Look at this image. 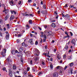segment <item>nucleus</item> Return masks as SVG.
<instances>
[{
	"mask_svg": "<svg viewBox=\"0 0 77 77\" xmlns=\"http://www.w3.org/2000/svg\"><path fill=\"white\" fill-rule=\"evenodd\" d=\"M6 49H4L3 51H2L1 54L3 57H5L6 54Z\"/></svg>",
	"mask_w": 77,
	"mask_h": 77,
	"instance_id": "1",
	"label": "nucleus"
},
{
	"mask_svg": "<svg viewBox=\"0 0 77 77\" xmlns=\"http://www.w3.org/2000/svg\"><path fill=\"white\" fill-rule=\"evenodd\" d=\"M60 53L59 52H57L56 55L57 56V58L59 60L61 59V57L60 56Z\"/></svg>",
	"mask_w": 77,
	"mask_h": 77,
	"instance_id": "2",
	"label": "nucleus"
},
{
	"mask_svg": "<svg viewBox=\"0 0 77 77\" xmlns=\"http://www.w3.org/2000/svg\"><path fill=\"white\" fill-rule=\"evenodd\" d=\"M6 39H9V33L8 32H6Z\"/></svg>",
	"mask_w": 77,
	"mask_h": 77,
	"instance_id": "3",
	"label": "nucleus"
},
{
	"mask_svg": "<svg viewBox=\"0 0 77 77\" xmlns=\"http://www.w3.org/2000/svg\"><path fill=\"white\" fill-rule=\"evenodd\" d=\"M8 72L9 73V75L11 77H12V72L11 71V70H9Z\"/></svg>",
	"mask_w": 77,
	"mask_h": 77,
	"instance_id": "4",
	"label": "nucleus"
},
{
	"mask_svg": "<svg viewBox=\"0 0 77 77\" xmlns=\"http://www.w3.org/2000/svg\"><path fill=\"white\" fill-rule=\"evenodd\" d=\"M76 42V41H75L74 39H73L71 42V43H72V44H74V45H75Z\"/></svg>",
	"mask_w": 77,
	"mask_h": 77,
	"instance_id": "5",
	"label": "nucleus"
},
{
	"mask_svg": "<svg viewBox=\"0 0 77 77\" xmlns=\"http://www.w3.org/2000/svg\"><path fill=\"white\" fill-rule=\"evenodd\" d=\"M29 42L31 45H32L33 44H34V43H33V40L32 39H30L29 41Z\"/></svg>",
	"mask_w": 77,
	"mask_h": 77,
	"instance_id": "6",
	"label": "nucleus"
},
{
	"mask_svg": "<svg viewBox=\"0 0 77 77\" xmlns=\"http://www.w3.org/2000/svg\"><path fill=\"white\" fill-rule=\"evenodd\" d=\"M51 27H53V28H54L55 27H56V25L55 24H54V23H52L51 25Z\"/></svg>",
	"mask_w": 77,
	"mask_h": 77,
	"instance_id": "7",
	"label": "nucleus"
},
{
	"mask_svg": "<svg viewBox=\"0 0 77 77\" xmlns=\"http://www.w3.org/2000/svg\"><path fill=\"white\" fill-rule=\"evenodd\" d=\"M58 75V74L57 72L54 73L53 74V77H57V76Z\"/></svg>",
	"mask_w": 77,
	"mask_h": 77,
	"instance_id": "8",
	"label": "nucleus"
},
{
	"mask_svg": "<svg viewBox=\"0 0 77 77\" xmlns=\"http://www.w3.org/2000/svg\"><path fill=\"white\" fill-rule=\"evenodd\" d=\"M14 18H15V16L14 15L11 16L10 18V20L11 21L12 20H14Z\"/></svg>",
	"mask_w": 77,
	"mask_h": 77,
	"instance_id": "9",
	"label": "nucleus"
},
{
	"mask_svg": "<svg viewBox=\"0 0 77 77\" xmlns=\"http://www.w3.org/2000/svg\"><path fill=\"white\" fill-rule=\"evenodd\" d=\"M41 13L43 14H47V11L46 10H43L42 11Z\"/></svg>",
	"mask_w": 77,
	"mask_h": 77,
	"instance_id": "10",
	"label": "nucleus"
},
{
	"mask_svg": "<svg viewBox=\"0 0 77 77\" xmlns=\"http://www.w3.org/2000/svg\"><path fill=\"white\" fill-rule=\"evenodd\" d=\"M9 4H10V5L11 6H14V2L13 1H11L10 2H9Z\"/></svg>",
	"mask_w": 77,
	"mask_h": 77,
	"instance_id": "11",
	"label": "nucleus"
},
{
	"mask_svg": "<svg viewBox=\"0 0 77 77\" xmlns=\"http://www.w3.org/2000/svg\"><path fill=\"white\" fill-rule=\"evenodd\" d=\"M4 9L5 10V14H8V9H7L6 10V8H5V7L4 8Z\"/></svg>",
	"mask_w": 77,
	"mask_h": 77,
	"instance_id": "12",
	"label": "nucleus"
},
{
	"mask_svg": "<svg viewBox=\"0 0 77 77\" xmlns=\"http://www.w3.org/2000/svg\"><path fill=\"white\" fill-rule=\"evenodd\" d=\"M68 48L67 45H66L65 47L63 49L64 51H66V50H67Z\"/></svg>",
	"mask_w": 77,
	"mask_h": 77,
	"instance_id": "13",
	"label": "nucleus"
},
{
	"mask_svg": "<svg viewBox=\"0 0 77 77\" xmlns=\"http://www.w3.org/2000/svg\"><path fill=\"white\" fill-rule=\"evenodd\" d=\"M11 53L12 54H15V50H12L11 51Z\"/></svg>",
	"mask_w": 77,
	"mask_h": 77,
	"instance_id": "14",
	"label": "nucleus"
},
{
	"mask_svg": "<svg viewBox=\"0 0 77 77\" xmlns=\"http://www.w3.org/2000/svg\"><path fill=\"white\" fill-rule=\"evenodd\" d=\"M17 13V12L16 11H12L11 12V14H16Z\"/></svg>",
	"mask_w": 77,
	"mask_h": 77,
	"instance_id": "15",
	"label": "nucleus"
},
{
	"mask_svg": "<svg viewBox=\"0 0 77 77\" xmlns=\"http://www.w3.org/2000/svg\"><path fill=\"white\" fill-rule=\"evenodd\" d=\"M65 18H69V16L68 14L66 15Z\"/></svg>",
	"mask_w": 77,
	"mask_h": 77,
	"instance_id": "16",
	"label": "nucleus"
},
{
	"mask_svg": "<svg viewBox=\"0 0 77 77\" xmlns=\"http://www.w3.org/2000/svg\"><path fill=\"white\" fill-rule=\"evenodd\" d=\"M52 33L51 32H48L47 35V36L50 35H51Z\"/></svg>",
	"mask_w": 77,
	"mask_h": 77,
	"instance_id": "17",
	"label": "nucleus"
},
{
	"mask_svg": "<svg viewBox=\"0 0 77 77\" xmlns=\"http://www.w3.org/2000/svg\"><path fill=\"white\" fill-rule=\"evenodd\" d=\"M69 64L70 66L71 67V66H72L74 65V63H70Z\"/></svg>",
	"mask_w": 77,
	"mask_h": 77,
	"instance_id": "18",
	"label": "nucleus"
},
{
	"mask_svg": "<svg viewBox=\"0 0 77 77\" xmlns=\"http://www.w3.org/2000/svg\"><path fill=\"white\" fill-rule=\"evenodd\" d=\"M69 71L71 74H72V69H70Z\"/></svg>",
	"mask_w": 77,
	"mask_h": 77,
	"instance_id": "19",
	"label": "nucleus"
},
{
	"mask_svg": "<svg viewBox=\"0 0 77 77\" xmlns=\"http://www.w3.org/2000/svg\"><path fill=\"white\" fill-rule=\"evenodd\" d=\"M72 59V57H71V56H70L68 57V59L69 60H71Z\"/></svg>",
	"mask_w": 77,
	"mask_h": 77,
	"instance_id": "20",
	"label": "nucleus"
},
{
	"mask_svg": "<svg viewBox=\"0 0 77 77\" xmlns=\"http://www.w3.org/2000/svg\"><path fill=\"white\" fill-rule=\"evenodd\" d=\"M44 33L45 35H47L48 33V31L47 30H45L44 32Z\"/></svg>",
	"mask_w": 77,
	"mask_h": 77,
	"instance_id": "21",
	"label": "nucleus"
},
{
	"mask_svg": "<svg viewBox=\"0 0 77 77\" xmlns=\"http://www.w3.org/2000/svg\"><path fill=\"white\" fill-rule=\"evenodd\" d=\"M46 54L47 57H50V56H49V52H48V54L47 53H46Z\"/></svg>",
	"mask_w": 77,
	"mask_h": 77,
	"instance_id": "22",
	"label": "nucleus"
},
{
	"mask_svg": "<svg viewBox=\"0 0 77 77\" xmlns=\"http://www.w3.org/2000/svg\"><path fill=\"white\" fill-rule=\"evenodd\" d=\"M38 75H42V72H38Z\"/></svg>",
	"mask_w": 77,
	"mask_h": 77,
	"instance_id": "23",
	"label": "nucleus"
},
{
	"mask_svg": "<svg viewBox=\"0 0 77 77\" xmlns=\"http://www.w3.org/2000/svg\"><path fill=\"white\" fill-rule=\"evenodd\" d=\"M7 60L8 62H11V60H10V59H9V57H8L7 58Z\"/></svg>",
	"mask_w": 77,
	"mask_h": 77,
	"instance_id": "24",
	"label": "nucleus"
},
{
	"mask_svg": "<svg viewBox=\"0 0 77 77\" xmlns=\"http://www.w3.org/2000/svg\"><path fill=\"white\" fill-rule=\"evenodd\" d=\"M39 60V58L38 57H36V58L35 59V61H36V60Z\"/></svg>",
	"mask_w": 77,
	"mask_h": 77,
	"instance_id": "25",
	"label": "nucleus"
},
{
	"mask_svg": "<svg viewBox=\"0 0 77 77\" xmlns=\"http://www.w3.org/2000/svg\"><path fill=\"white\" fill-rule=\"evenodd\" d=\"M23 50V48H20L19 49V51H21Z\"/></svg>",
	"mask_w": 77,
	"mask_h": 77,
	"instance_id": "26",
	"label": "nucleus"
},
{
	"mask_svg": "<svg viewBox=\"0 0 77 77\" xmlns=\"http://www.w3.org/2000/svg\"><path fill=\"white\" fill-rule=\"evenodd\" d=\"M13 69H16V66H13Z\"/></svg>",
	"mask_w": 77,
	"mask_h": 77,
	"instance_id": "27",
	"label": "nucleus"
},
{
	"mask_svg": "<svg viewBox=\"0 0 77 77\" xmlns=\"http://www.w3.org/2000/svg\"><path fill=\"white\" fill-rule=\"evenodd\" d=\"M63 58L64 59H66V55H64Z\"/></svg>",
	"mask_w": 77,
	"mask_h": 77,
	"instance_id": "28",
	"label": "nucleus"
},
{
	"mask_svg": "<svg viewBox=\"0 0 77 77\" xmlns=\"http://www.w3.org/2000/svg\"><path fill=\"white\" fill-rule=\"evenodd\" d=\"M50 67L51 69H52V68H53V65H52V64H51L50 65Z\"/></svg>",
	"mask_w": 77,
	"mask_h": 77,
	"instance_id": "29",
	"label": "nucleus"
},
{
	"mask_svg": "<svg viewBox=\"0 0 77 77\" xmlns=\"http://www.w3.org/2000/svg\"><path fill=\"white\" fill-rule=\"evenodd\" d=\"M7 26L8 27H7L8 29H9V27H10L9 24H7Z\"/></svg>",
	"mask_w": 77,
	"mask_h": 77,
	"instance_id": "30",
	"label": "nucleus"
},
{
	"mask_svg": "<svg viewBox=\"0 0 77 77\" xmlns=\"http://www.w3.org/2000/svg\"><path fill=\"white\" fill-rule=\"evenodd\" d=\"M29 24H32V20H29Z\"/></svg>",
	"mask_w": 77,
	"mask_h": 77,
	"instance_id": "31",
	"label": "nucleus"
},
{
	"mask_svg": "<svg viewBox=\"0 0 77 77\" xmlns=\"http://www.w3.org/2000/svg\"><path fill=\"white\" fill-rule=\"evenodd\" d=\"M45 7H46L45 5V4L43 6V7L44 9H46V8Z\"/></svg>",
	"mask_w": 77,
	"mask_h": 77,
	"instance_id": "32",
	"label": "nucleus"
},
{
	"mask_svg": "<svg viewBox=\"0 0 77 77\" xmlns=\"http://www.w3.org/2000/svg\"><path fill=\"white\" fill-rule=\"evenodd\" d=\"M6 68L5 67H3L2 68V70H3V71H6Z\"/></svg>",
	"mask_w": 77,
	"mask_h": 77,
	"instance_id": "33",
	"label": "nucleus"
},
{
	"mask_svg": "<svg viewBox=\"0 0 77 77\" xmlns=\"http://www.w3.org/2000/svg\"><path fill=\"white\" fill-rule=\"evenodd\" d=\"M32 70L33 72H35V68H32Z\"/></svg>",
	"mask_w": 77,
	"mask_h": 77,
	"instance_id": "34",
	"label": "nucleus"
},
{
	"mask_svg": "<svg viewBox=\"0 0 77 77\" xmlns=\"http://www.w3.org/2000/svg\"><path fill=\"white\" fill-rule=\"evenodd\" d=\"M20 61L22 63H23V58H21L20 59Z\"/></svg>",
	"mask_w": 77,
	"mask_h": 77,
	"instance_id": "35",
	"label": "nucleus"
},
{
	"mask_svg": "<svg viewBox=\"0 0 77 77\" xmlns=\"http://www.w3.org/2000/svg\"><path fill=\"white\" fill-rule=\"evenodd\" d=\"M38 41H36L35 43V45H38Z\"/></svg>",
	"mask_w": 77,
	"mask_h": 77,
	"instance_id": "36",
	"label": "nucleus"
},
{
	"mask_svg": "<svg viewBox=\"0 0 77 77\" xmlns=\"http://www.w3.org/2000/svg\"><path fill=\"white\" fill-rule=\"evenodd\" d=\"M32 14H29V17H33V15H32Z\"/></svg>",
	"mask_w": 77,
	"mask_h": 77,
	"instance_id": "37",
	"label": "nucleus"
},
{
	"mask_svg": "<svg viewBox=\"0 0 77 77\" xmlns=\"http://www.w3.org/2000/svg\"><path fill=\"white\" fill-rule=\"evenodd\" d=\"M18 38H20V37H21V34H19L17 35Z\"/></svg>",
	"mask_w": 77,
	"mask_h": 77,
	"instance_id": "38",
	"label": "nucleus"
},
{
	"mask_svg": "<svg viewBox=\"0 0 77 77\" xmlns=\"http://www.w3.org/2000/svg\"><path fill=\"white\" fill-rule=\"evenodd\" d=\"M66 68H67V66H65L64 67V70H66Z\"/></svg>",
	"mask_w": 77,
	"mask_h": 77,
	"instance_id": "39",
	"label": "nucleus"
},
{
	"mask_svg": "<svg viewBox=\"0 0 77 77\" xmlns=\"http://www.w3.org/2000/svg\"><path fill=\"white\" fill-rule=\"evenodd\" d=\"M30 70V68L29 67H27V71H29Z\"/></svg>",
	"mask_w": 77,
	"mask_h": 77,
	"instance_id": "40",
	"label": "nucleus"
},
{
	"mask_svg": "<svg viewBox=\"0 0 77 77\" xmlns=\"http://www.w3.org/2000/svg\"><path fill=\"white\" fill-rule=\"evenodd\" d=\"M28 77H33L32 75H28Z\"/></svg>",
	"mask_w": 77,
	"mask_h": 77,
	"instance_id": "41",
	"label": "nucleus"
},
{
	"mask_svg": "<svg viewBox=\"0 0 77 77\" xmlns=\"http://www.w3.org/2000/svg\"><path fill=\"white\" fill-rule=\"evenodd\" d=\"M3 23V20H0V24Z\"/></svg>",
	"mask_w": 77,
	"mask_h": 77,
	"instance_id": "42",
	"label": "nucleus"
},
{
	"mask_svg": "<svg viewBox=\"0 0 77 77\" xmlns=\"http://www.w3.org/2000/svg\"><path fill=\"white\" fill-rule=\"evenodd\" d=\"M70 8H73L74 7V6L70 5L69 6Z\"/></svg>",
	"mask_w": 77,
	"mask_h": 77,
	"instance_id": "43",
	"label": "nucleus"
},
{
	"mask_svg": "<svg viewBox=\"0 0 77 77\" xmlns=\"http://www.w3.org/2000/svg\"><path fill=\"white\" fill-rule=\"evenodd\" d=\"M8 17H7V16H6V17H5V20L6 21V20H7V19H8Z\"/></svg>",
	"mask_w": 77,
	"mask_h": 77,
	"instance_id": "44",
	"label": "nucleus"
},
{
	"mask_svg": "<svg viewBox=\"0 0 77 77\" xmlns=\"http://www.w3.org/2000/svg\"><path fill=\"white\" fill-rule=\"evenodd\" d=\"M17 42L18 43L20 42V40L19 39H17Z\"/></svg>",
	"mask_w": 77,
	"mask_h": 77,
	"instance_id": "45",
	"label": "nucleus"
},
{
	"mask_svg": "<svg viewBox=\"0 0 77 77\" xmlns=\"http://www.w3.org/2000/svg\"><path fill=\"white\" fill-rule=\"evenodd\" d=\"M19 5H21V1H20L18 3Z\"/></svg>",
	"mask_w": 77,
	"mask_h": 77,
	"instance_id": "46",
	"label": "nucleus"
},
{
	"mask_svg": "<svg viewBox=\"0 0 77 77\" xmlns=\"http://www.w3.org/2000/svg\"><path fill=\"white\" fill-rule=\"evenodd\" d=\"M70 33L71 34V36H73V34H72V32H70Z\"/></svg>",
	"mask_w": 77,
	"mask_h": 77,
	"instance_id": "47",
	"label": "nucleus"
},
{
	"mask_svg": "<svg viewBox=\"0 0 77 77\" xmlns=\"http://www.w3.org/2000/svg\"><path fill=\"white\" fill-rule=\"evenodd\" d=\"M43 55H45V56H47V53H43Z\"/></svg>",
	"mask_w": 77,
	"mask_h": 77,
	"instance_id": "48",
	"label": "nucleus"
},
{
	"mask_svg": "<svg viewBox=\"0 0 77 77\" xmlns=\"http://www.w3.org/2000/svg\"><path fill=\"white\" fill-rule=\"evenodd\" d=\"M35 51H37V53H39V50H38L37 49H36Z\"/></svg>",
	"mask_w": 77,
	"mask_h": 77,
	"instance_id": "49",
	"label": "nucleus"
},
{
	"mask_svg": "<svg viewBox=\"0 0 77 77\" xmlns=\"http://www.w3.org/2000/svg\"><path fill=\"white\" fill-rule=\"evenodd\" d=\"M22 45H23V46H24V45H25V43H24V42H23L22 43Z\"/></svg>",
	"mask_w": 77,
	"mask_h": 77,
	"instance_id": "50",
	"label": "nucleus"
},
{
	"mask_svg": "<svg viewBox=\"0 0 77 77\" xmlns=\"http://www.w3.org/2000/svg\"><path fill=\"white\" fill-rule=\"evenodd\" d=\"M26 27L27 28H28V29H29V26L28 25H26Z\"/></svg>",
	"mask_w": 77,
	"mask_h": 77,
	"instance_id": "51",
	"label": "nucleus"
},
{
	"mask_svg": "<svg viewBox=\"0 0 77 77\" xmlns=\"http://www.w3.org/2000/svg\"><path fill=\"white\" fill-rule=\"evenodd\" d=\"M40 12H41L39 11H38L37 12V13H38V14H40Z\"/></svg>",
	"mask_w": 77,
	"mask_h": 77,
	"instance_id": "52",
	"label": "nucleus"
},
{
	"mask_svg": "<svg viewBox=\"0 0 77 77\" xmlns=\"http://www.w3.org/2000/svg\"><path fill=\"white\" fill-rule=\"evenodd\" d=\"M42 65H45V63H44V62L42 61Z\"/></svg>",
	"mask_w": 77,
	"mask_h": 77,
	"instance_id": "53",
	"label": "nucleus"
},
{
	"mask_svg": "<svg viewBox=\"0 0 77 77\" xmlns=\"http://www.w3.org/2000/svg\"><path fill=\"white\" fill-rule=\"evenodd\" d=\"M46 41V39L44 38L43 39V42H45Z\"/></svg>",
	"mask_w": 77,
	"mask_h": 77,
	"instance_id": "54",
	"label": "nucleus"
},
{
	"mask_svg": "<svg viewBox=\"0 0 77 77\" xmlns=\"http://www.w3.org/2000/svg\"><path fill=\"white\" fill-rule=\"evenodd\" d=\"M54 14H56V15H57V13L56 11H55Z\"/></svg>",
	"mask_w": 77,
	"mask_h": 77,
	"instance_id": "55",
	"label": "nucleus"
},
{
	"mask_svg": "<svg viewBox=\"0 0 77 77\" xmlns=\"http://www.w3.org/2000/svg\"><path fill=\"white\" fill-rule=\"evenodd\" d=\"M30 63L31 64V65H32V60H31L30 62Z\"/></svg>",
	"mask_w": 77,
	"mask_h": 77,
	"instance_id": "56",
	"label": "nucleus"
},
{
	"mask_svg": "<svg viewBox=\"0 0 77 77\" xmlns=\"http://www.w3.org/2000/svg\"><path fill=\"white\" fill-rule=\"evenodd\" d=\"M65 7V8H68V6H67V4H66L65 5V6H64Z\"/></svg>",
	"mask_w": 77,
	"mask_h": 77,
	"instance_id": "57",
	"label": "nucleus"
},
{
	"mask_svg": "<svg viewBox=\"0 0 77 77\" xmlns=\"http://www.w3.org/2000/svg\"><path fill=\"white\" fill-rule=\"evenodd\" d=\"M44 38H45V39H46V38H47V37L46 36V35H44Z\"/></svg>",
	"mask_w": 77,
	"mask_h": 77,
	"instance_id": "58",
	"label": "nucleus"
},
{
	"mask_svg": "<svg viewBox=\"0 0 77 77\" xmlns=\"http://www.w3.org/2000/svg\"><path fill=\"white\" fill-rule=\"evenodd\" d=\"M34 55H35V56H38V55L37 54H35Z\"/></svg>",
	"mask_w": 77,
	"mask_h": 77,
	"instance_id": "59",
	"label": "nucleus"
},
{
	"mask_svg": "<svg viewBox=\"0 0 77 77\" xmlns=\"http://www.w3.org/2000/svg\"><path fill=\"white\" fill-rule=\"evenodd\" d=\"M41 37H42V38L44 37V35L42 34L41 35Z\"/></svg>",
	"mask_w": 77,
	"mask_h": 77,
	"instance_id": "60",
	"label": "nucleus"
},
{
	"mask_svg": "<svg viewBox=\"0 0 77 77\" xmlns=\"http://www.w3.org/2000/svg\"><path fill=\"white\" fill-rule=\"evenodd\" d=\"M28 2L29 3H30V2H32V0H28Z\"/></svg>",
	"mask_w": 77,
	"mask_h": 77,
	"instance_id": "61",
	"label": "nucleus"
},
{
	"mask_svg": "<svg viewBox=\"0 0 77 77\" xmlns=\"http://www.w3.org/2000/svg\"><path fill=\"white\" fill-rule=\"evenodd\" d=\"M60 67V66H57V69H59V68Z\"/></svg>",
	"mask_w": 77,
	"mask_h": 77,
	"instance_id": "62",
	"label": "nucleus"
},
{
	"mask_svg": "<svg viewBox=\"0 0 77 77\" xmlns=\"http://www.w3.org/2000/svg\"><path fill=\"white\" fill-rule=\"evenodd\" d=\"M60 74H62V71L61 70L60 71Z\"/></svg>",
	"mask_w": 77,
	"mask_h": 77,
	"instance_id": "63",
	"label": "nucleus"
},
{
	"mask_svg": "<svg viewBox=\"0 0 77 77\" xmlns=\"http://www.w3.org/2000/svg\"><path fill=\"white\" fill-rule=\"evenodd\" d=\"M41 5H43V2L42 1L41 2Z\"/></svg>",
	"mask_w": 77,
	"mask_h": 77,
	"instance_id": "64",
	"label": "nucleus"
}]
</instances>
